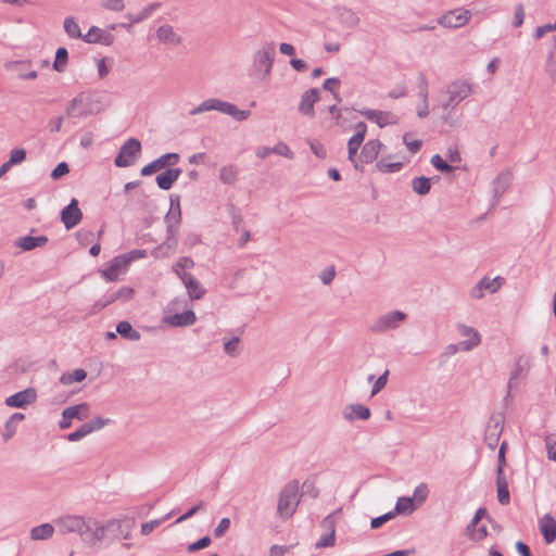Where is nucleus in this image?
<instances>
[{
  "instance_id": "57",
  "label": "nucleus",
  "mask_w": 556,
  "mask_h": 556,
  "mask_svg": "<svg viewBox=\"0 0 556 556\" xmlns=\"http://www.w3.org/2000/svg\"><path fill=\"white\" fill-rule=\"evenodd\" d=\"M102 7L105 8L106 10L121 12L124 10L125 3H124V0H103Z\"/></svg>"
},
{
  "instance_id": "51",
  "label": "nucleus",
  "mask_w": 556,
  "mask_h": 556,
  "mask_svg": "<svg viewBox=\"0 0 556 556\" xmlns=\"http://www.w3.org/2000/svg\"><path fill=\"white\" fill-rule=\"evenodd\" d=\"M388 376H389V370H386L382 375H380L374 386H372V389H371V392H370V395L374 396L376 394H378L388 383Z\"/></svg>"
},
{
  "instance_id": "14",
  "label": "nucleus",
  "mask_w": 556,
  "mask_h": 556,
  "mask_svg": "<svg viewBox=\"0 0 556 556\" xmlns=\"http://www.w3.org/2000/svg\"><path fill=\"white\" fill-rule=\"evenodd\" d=\"M131 257L127 255L115 256L109 265L101 271L102 277L108 281H116L121 274L125 273Z\"/></svg>"
},
{
  "instance_id": "42",
  "label": "nucleus",
  "mask_w": 556,
  "mask_h": 556,
  "mask_svg": "<svg viewBox=\"0 0 556 556\" xmlns=\"http://www.w3.org/2000/svg\"><path fill=\"white\" fill-rule=\"evenodd\" d=\"M68 61V51L65 47L58 48L53 62V70L62 73L65 71Z\"/></svg>"
},
{
  "instance_id": "54",
  "label": "nucleus",
  "mask_w": 556,
  "mask_h": 556,
  "mask_svg": "<svg viewBox=\"0 0 556 556\" xmlns=\"http://www.w3.org/2000/svg\"><path fill=\"white\" fill-rule=\"evenodd\" d=\"M395 517V513L389 511L379 517L372 518L370 521L371 529H379L387 521Z\"/></svg>"
},
{
  "instance_id": "13",
  "label": "nucleus",
  "mask_w": 556,
  "mask_h": 556,
  "mask_svg": "<svg viewBox=\"0 0 556 556\" xmlns=\"http://www.w3.org/2000/svg\"><path fill=\"white\" fill-rule=\"evenodd\" d=\"M117 27L116 24L109 26V30L91 26L87 34L84 35L83 41L87 43H99L102 46H111L114 42V35L111 33Z\"/></svg>"
},
{
  "instance_id": "2",
  "label": "nucleus",
  "mask_w": 556,
  "mask_h": 556,
  "mask_svg": "<svg viewBox=\"0 0 556 556\" xmlns=\"http://www.w3.org/2000/svg\"><path fill=\"white\" fill-rule=\"evenodd\" d=\"M97 103L98 101L93 99L90 92H79L68 102L65 109V116L67 118H84L96 115L99 112Z\"/></svg>"
},
{
  "instance_id": "16",
  "label": "nucleus",
  "mask_w": 556,
  "mask_h": 556,
  "mask_svg": "<svg viewBox=\"0 0 556 556\" xmlns=\"http://www.w3.org/2000/svg\"><path fill=\"white\" fill-rule=\"evenodd\" d=\"M178 161H179V154L174 153V152L165 153V154L161 155L160 157H157L156 160H154L153 162L143 166L140 170V174L142 176H150V175L156 173L157 170L165 168L166 166L176 165L178 163Z\"/></svg>"
},
{
  "instance_id": "8",
  "label": "nucleus",
  "mask_w": 556,
  "mask_h": 556,
  "mask_svg": "<svg viewBox=\"0 0 556 556\" xmlns=\"http://www.w3.org/2000/svg\"><path fill=\"white\" fill-rule=\"evenodd\" d=\"M141 142L137 138L127 139L121 147L118 154L114 160L116 167H128L134 165L135 160L141 153Z\"/></svg>"
},
{
  "instance_id": "12",
  "label": "nucleus",
  "mask_w": 556,
  "mask_h": 556,
  "mask_svg": "<svg viewBox=\"0 0 556 556\" xmlns=\"http://www.w3.org/2000/svg\"><path fill=\"white\" fill-rule=\"evenodd\" d=\"M134 293L135 290L129 287H122L116 291H110L94 303L92 312L97 313L115 301L126 302L132 298Z\"/></svg>"
},
{
  "instance_id": "28",
  "label": "nucleus",
  "mask_w": 556,
  "mask_h": 556,
  "mask_svg": "<svg viewBox=\"0 0 556 556\" xmlns=\"http://www.w3.org/2000/svg\"><path fill=\"white\" fill-rule=\"evenodd\" d=\"M156 37L160 41L167 45L178 46L182 42V37L168 24L161 25L157 28Z\"/></svg>"
},
{
  "instance_id": "31",
  "label": "nucleus",
  "mask_w": 556,
  "mask_h": 556,
  "mask_svg": "<svg viewBox=\"0 0 556 556\" xmlns=\"http://www.w3.org/2000/svg\"><path fill=\"white\" fill-rule=\"evenodd\" d=\"M48 241L49 239L46 236H24L16 239L15 245L23 251H30L36 248L43 247Z\"/></svg>"
},
{
  "instance_id": "53",
  "label": "nucleus",
  "mask_w": 556,
  "mask_h": 556,
  "mask_svg": "<svg viewBox=\"0 0 556 556\" xmlns=\"http://www.w3.org/2000/svg\"><path fill=\"white\" fill-rule=\"evenodd\" d=\"M238 343H239L238 337H233L230 340L226 341L224 343L225 353L231 357L237 356L238 355Z\"/></svg>"
},
{
  "instance_id": "19",
  "label": "nucleus",
  "mask_w": 556,
  "mask_h": 556,
  "mask_svg": "<svg viewBox=\"0 0 556 556\" xmlns=\"http://www.w3.org/2000/svg\"><path fill=\"white\" fill-rule=\"evenodd\" d=\"M36 399V390L34 388H27L8 396L5 399V405L10 407L24 408L26 405L34 403Z\"/></svg>"
},
{
  "instance_id": "25",
  "label": "nucleus",
  "mask_w": 556,
  "mask_h": 556,
  "mask_svg": "<svg viewBox=\"0 0 556 556\" xmlns=\"http://www.w3.org/2000/svg\"><path fill=\"white\" fill-rule=\"evenodd\" d=\"M342 416L348 421L367 420L370 417V409L363 404H348L342 409Z\"/></svg>"
},
{
  "instance_id": "55",
  "label": "nucleus",
  "mask_w": 556,
  "mask_h": 556,
  "mask_svg": "<svg viewBox=\"0 0 556 556\" xmlns=\"http://www.w3.org/2000/svg\"><path fill=\"white\" fill-rule=\"evenodd\" d=\"M211 542H212L211 538L205 535V536L201 538L200 540L189 544L187 549L190 553H194L199 549L207 547L211 544Z\"/></svg>"
},
{
  "instance_id": "56",
  "label": "nucleus",
  "mask_w": 556,
  "mask_h": 556,
  "mask_svg": "<svg viewBox=\"0 0 556 556\" xmlns=\"http://www.w3.org/2000/svg\"><path fill=\"white\" fill-rule=\"evenodd\" d=\"M377 167L382 173H394L402 168V163H386L384 161H380L377 163Z\"/></svg>"
},
{
  "instance_id": "3",
  "label": "nucleus",
  "mask_w": 556,
  "mask_h": 556,
  "mask_svg": "<svg viewBox=\"0 0 556 556\" xmlns=\"http://www.w3.org/2000/svg\"><path fill=\"white\" fill-rule=\"evenodd\" d=\"M471 92V85L466 80H455L448 84L443 90L442 109L445 112H451Z\"/></svg>"
},
{
  "instance_id": "45",
  "label": "nucleus",
  "mask_w": 556,
  "mask_h": 556,
  "mask_svg": "<svg viewBox=\"0 0 556 556\" xmlns=\"http://www.w3.org/2000/svg\"><path fill=\"white\" fill-rule=\"evenodd\" d=\"M194 266V262L189 256L180 257L173 266L174 273L180 278L181 273H186L185 269Z\"/></svg>"
},
{
  "instance_id": "30",
  "label": "nucleus",
  "mask_w": 556,
  "mask_h": 556,
  "mask_svg": "<svg viewBox=\"0 0 556 556\" xmlns=\"http://www.w3.org/2000/svg\"><path fill=\"white\" fill-rule=\"evenodd\" d=\"M513 180V173L510 170L501 172L492 182L493 194L498 200L504 192L508 189Z\"/></svg>"
},
{
  "instance_id": "9",
  "label": "nucleus",
  "mask_w": 556,
  "mask_h": 556,
  "mask_svg": "<svg viewBox=\"0 0 556 556\" xmlns=\"http://www.w3.org/2000/svg\"><path fill=\"white\" fill-rule=\"evenodd\" d=\"M471 15L472 14L470 10L457 8L442 15L439 18V24L447 28H459L469 22Z\"/></svg>"
},
{
  "instance_id": "38",
  "label": "nucleus",
  "mask_w": 556,
  "mask_h": 556,
  "mask_svg": "<svg viewBox=\"0 0 556 556\" xmlns=\"http://www.w3.org/2000/svg\"><path fill=\"white\" fill-rule=\"evenodd\" d=\"M116 332L124 339L130 341H138L141 338L139 331L135 330L131 324L127 320L119 321L116 325Z\"/></svg>"
},
{
  "instance_id": "5",
  "label": "nucleus",
  "mask_w": 556,
  "mask_h": 556,
  "mask_svg": "<svg viewBox=\"0 0 556 556\" xmlns=\"http://www.w3.org/2000/svg\"><path fill=\"white\" fill-rule=\"evenodd\" d=\"M54 525L61 534L76 533L81 539L91 530L87 519L78 515L60 516L54 520Z\"/></svg>"
},
{
  "instance_id": "18",
  "label": "nucleus",
  "mask_w": 556,
  "mask_h": 556,
  "mask_svg": "<svg viewBox=\"0 0 556 556\" xmlns=\"http://www.w3.org/2000/svg\"><path fill=\"white\" fill-rule=\"evenodd\" d=\"M321 527L326 530L319 540L316 542V548L331 547L336 544V522L332 515L326 516L321 520Z\"/></svg>"
},
{
  "instance_id": "20",
  "label": "nucleus",
  "mask_w": 556,
  "mask_h": 556,
  "mask_svg": "<svg viewBox=\"0 0 556 556\" xmlns=\"http://www.w3.org/2000/svg\"><path fill=\"white\" fill-rule=\"evenodd\" d=\"M361 114L368 121L375 122L379 127H386L388 125H394L397 123V117L391 112L379 111V110H364Z\"/></svg>"
},
{
  "instance_id": "29",
  "label": "nucleus",
  "mask_w": 556,
  "mask_h": 556,
  "mask_svg": "<svg viewBox=\"0 0 556 556\" xmlns=\"http://www.w3.org/2000/svg\"><path fill=\"white\" fill-rule=\"evenodd\" d=\"M181 175V169L177 167L167 168L156 176V184L162 190H169L174 182Z\"/></svg>"
},
{
  "instance_id": "63",
  "label": "nucleus",
  "mask_w": 556,
  "mask_h": 556,
  "mask_svg": "<svg viewBox=\"0 0 556 556\" xmlns=\"http://www.w3.org/2000/svg\"><path fill=\"white\" fill-rule=\"evenodd\" d=\"M67 118L64 115H61V116H58V117H52L49 119V123H48V127H49V130L51 132H59L62 128V124L64 122V119Z\"/></svg>"
},
{
  "instance_id": "11",
  "label": "nucleus",
  "mask_w": 556,
  "mask_h": 556,
  "mask_svg": "<svg viewBox=\"0 0 556 556\" xmlns=\"http://www.w3.org/2000/svg\"><path fill=\"white\" fill-rule=\"evenodd\" d=\"M169 201L170 210L165 216V222L167 223V241L169 242L168 247H173L176 245L177 239L175 237L176 231L174 229V226L172 225V219H174L175 223H179L181 217V210L178 194H170Z\"/></svg>"
},
{
  "instance_id": "44",
  "label": "nucleus",
  "mask_w": 556,
  "mask_h": 556,
  "mask_svg": "<svg viewBox=\"0 0 556 556\" xmlns=\"http://www.w3.org/2000/svg\"><path fill=\"white\" fill-rule=\"evenodd\" d=\"M112 420L110 418H104L101 416H98L87 422H85V427L87 428L88 433H92L94 431H98L105 427L106 425H110Z\"/></svg>"
},
{
  "instance_id": "17",
  "label": "nucleus",
  "mask_w": 556,
  "mask_h": 556,
  "mask_svg": "<svg viewBox=\"0 0 556 556\" xmlns=\"http://www.w3.org/2000/svg\"><path fill=\"white\" fill-rule=\"evenodd\" d=\"M83 218V213L78 207L77 199L73 198L68 205H66L61 212V220L64 224L66 229H72Z\"/></svg>"
},
{
  "instance_id": "15",
  "label": "nucleus",
  "mask_w": 556,
  "mask_h": 556,
  "mask_svg": "<svg viewBox=\"0 0 556 556\" xmlns=\"http://www.w3.org/2000/svg\"><path fill=\"white\" fill-rule=\"evenodd\" d=\"M457 331L458 334L464 338V340L460 341L462 352H469L480 344L481 336L475 328L458 324Z\"/></svg>"
},
{
  "instance_id": "26",
  "label": "nucleus",
  "mask_w": 556,
  "mask_h": 556,
  "mask_svg": "<svg viewBox=\"0 0 556 556\" xmlns=\"http://www.w3.org/2000/svg\"><path fill=\"white\" fill-rule=\"evenodd\" d=\"M197 316L192 309L164 317V323L170 327H187L195 323Z\"/></svg>"
},
{
  "instance_id": "4",
  "label": "nucleus",
  "mask_w": 556,
  "mask_h": 556,
  "mask_svg": "<svg viewBox=\"0 0 556 556\" xmlns=\"http://www.w3.org/2000/svg\"><path fill=\"white\" fill-rule=\"evenodd\" d=\"M299 503H300L299 483H298V481L293 480V481H290L280 491L279 500H278V507H277L278 515L283 519L290 518L294 514Z\"/></svg>"
},
{
  "instance_id": "27",
  "label": "nucleus",
  "mask_w": 556,
  "mask_h": 556,
  "mask_svg": "<svg viewBox=\"0 0 556 556\" xmlns=\"http://www.w3.org/2000/svg\"><path fill=\"white\" fill-rule=\"evenodd\" d=\"M136 521L131 517H124L121 519H110L109 526H112V530L114 529L118 535H121L124 540H128L131 536V530L135 527Z\"/></svg>"
},
{
  "instance_id": "22",
  "label": "nucleus",
  "mask_w": 556,
  "mask_h": 556,
  "mask_svg": "<svg viewBox=\"0 0 556 556\" xmlns=\"http://www.w3.org/2000/svg\"><path fill=\"white\" fill-rule=\"evenodd\" d=\"M319 100V90L311 88L303 92L299 103V112L303 115L313 117L315 115L314 105Z\"/></svg>"
},
{
  "instance_id": "33",
  "label": "nucleus",
  "mask_w": 556,
  "mask_h": 556,
  "mask_svg": "<svg viewBox=\"0 0 556 556\" xmlns=\"http://www.w3.org/2000/svg\"><path fill=\"white\" fill-rule=\"evenodd\" d=\"M90 414V406L88 403H79L73 406H68L63 409L62 416H65L66 418L77 419V420H85L89 417Z\"/></svg>"
},
{
  "instance_id": "64",
  "label": "nucleus",
  "mask_w": 556,
  "mask_h": 556,
  "mask_svg": "<svg viewBox=\"0 0 556 556\" xmlns=\"http://www.w3.org/2000/svg\"><path fill=\"white\" fill-rule=\"evenodd\" d=\"M545 445L547 451V457L551 460L556 462V441L552 437L545 439Z\"/></svg>"
},
{
  "instance_id": "34",
  "label": "nucleus",
  "mask_w": 556,
  "mask_h": 556,
  "mask_svg": "<svg viewBox=\"0 0 556 556\" xmlns=\"http://www.w3.org/2000/svg\"><path fill=\"white\" fill-rule=\"evenodd\" d=\"M55 525L53 523H41L37 527H34L30 530V539L34 541H46L52 538L55 531Z\"/></svg>"
},
{
  "instance_id": "46",
  "label": "nucleus",
  "mask_w": 556,
  "mask_h": 556,
  "mask_svg": "<svg viewBox=\"0 0 556 556\" xmlns=\"http://www.w3.org/2000/svg\"><path fill=\"white\" fill-rule=\"evenodd\" d=\"M172 514L173 513H169V514L165 515L163 518L143 522L141 525L140 533L142 535H149L156 527H159L162 522L167 520L172 516Z\"/></svg>"
},
{
  "instance_id": "10",
  "label": "nucleus",
  "mask_w": 556,
  "mask_h": 556,
  "mask_svg": "<svg viewBox=\"0 0 556 556\" xmlns=\"http://www.w3.org/2000/svg\"><path fill=\"white\" fill-rule=\"evenodd\" d=\"M503 285V278L497 276L490 278L488 276L481 278L470 290L469 294L471 299L481 300L485 292L495 293Z\"/></svg>"
},
{
  "instance_id": "32",
  "label": "nucleus",
  "mask_w": 556,
  "mask_h": 556,
  "mask_svg": "<svg viewBox=\"0 0 556 556\" xmlns=\"http://www.w3.org/2000/svg\"><path fill=\"white\" fill-rule=\"evenodd\" d=\"M417 497V488L413 492V496H401L397 498L395 508L392 510V513H395L396 515H410L415 510V498Z\"/></svg>"
},
{
  "instance_id": "62",
  "label": "nucleus",
  "mask_w": 556,
  "mask_h": 556,
  "mask_svg": "<svg viewBox=\"0 0 556 556\" xmlns=\"http://www.w3.org/2000/svg\"><path fill=\"white\" fill-rule=\"evenodd\" d=\"M230 528V519L229 518H223L220 519L217 527L214 529V536L215 538H222Z\"/></svg>"
},
{
  "instance_id": "47",
  "label": "nucleus",
  "mask_w": 556,
  "mask_h": 556,
  "mask_svg": "<svg viewBox=\"0 0 556 556\" xmlns=\"http://www.w3.org/2000/svg\"><path fill=\"white\" fill-rule=\"evenodd\" d=\"M431 164L442 173H451L454 169V167L450 165L445 160H443L439 154H435L431 157Z\"/></svg>"
},
{
  "instance_id": "52",
  "label": "nucleus",
  "mask_w": 556,
  "mask_h": 556,
  "mask_svg": "<svg viewBox=\"0 0 556 556\" xmlns=\"http://www.w3.org/2000/svg\"><path fill=\"white\" fill-rule=\"evenodd\" d=\"M361 144L352 141V140H349L348 142V157L349 160L354 164L355 168H358V155H357V151L359 149Z\"/></svg>"
},
{
  "instance_id": "61",
  "label": "nucleus",
  "mask_w": 556,
  "mask_h": 556,
  "mask_svg": "<svg viewBox=\"0 0 556 556\" xmlns=\"http://www.w3.org/2000/svg\"><path fill=\"white\" fill-rule=\"evenodd\" d=\"M334 276H336V269H334V266H328V267H326V268L321 271V274H320L319 278H320V280H321V282H323L324 285L328 286V285H330V283L332 282V280H333V278H334Z\"/></svg>"
},
{
  "instance_id": "37",
  "label": "nucleus",
  "mask_w": 556,
  "mask_h": 556,
  "mask_svg": "<svg viewBox=\"0 0 556 556\" xmlns=\"http://www.w3.org/2000/svg\"><path fill=\"white\" fill-rule=\"evenodd\" d=\"M25 415L22 413H14L4 425V431L2 433L3 442H8L17 430V424L24 420Z\"/></svg>"
},
{
  "instance_id": "48",
  "label": "nucleus",
  "mask_w": 556,
  "mask_h": 556,
  "mask_svg": "<svg viewBox=\"0 0 556 556\" xmlns=\"http://www.w3.org/2000/svg\"><path fill=\"white\" fill-rule=\"evenodd\" d=\"M341 18L342 22L349 27H355L359 22L358 16L350 9H344L342 11Z\"/></svg>"
},
{
  "instance_id": "59",
  "label": "nucleus",
  "mask_w": 556,
  "mask_h": 556,
  "mask_svg": "<svg viewBox=\"0 0 556 556\" xmlns=\"http://www.w3.org/2000/svg\"><path fill=\"white\" fill-rule=\"evenodd\" d=\"M341 86V80L337 77L327 78L323 84V89L334 93L336 90H339Z\"/></svg>"
},
{
  "instance_id": "36",
  "label": "nucleus",
  "mask_w": 556,
  "mask_h": 556,
  "mask_svg": "<svg viewBox=\"0 0 556 556\" xmlns=\"http://www.w3.org/2000/svg\"><path fill=\"white\" fill-rule=\"evenodd\" d=\"M94 523H96V528H94L92 534L90 535V538L86 539L84 536V539H83V541L87 542L91 546L102 543L103 540L105 539L106 531L112 530V526H109V520L105 523H99V522H94Z\"/></svg>"
},
{
  "instance_id": "21",
  "label": "nucleus",
  "mask_w": 556,
  "mask_h": 556,
  "mask_svg": "<svg viewBox=\"0 0 556 556\" xmlns=\"http://www.w3.org/2000/svg\"><path fill=\"white\" fill-rule=\"evenodd\" d=\"M180 279L184 282L188 295L191 300H200L206 293L205 288L201 282L190 273H181Z\"/></svg>"
},
{
  "instance_id": "1",
  "label": "nucleus",
  "mask_w": 556,
  "mask_h": 556,
  "mask_svg": "<svg viewBox=\"0 0 556 556\" xmlns=\"http://www.w3.org/2000/svg\"><path fill=\"white\" fill-rule=\"evenodd\" d=\"M213 110L227 114L237 122H242L251 115L250 111L240 110L235 104L216 98H211L201 102L190 111V115H198Z\"/></svg>"
},
{
  "instance_id": "6",
  "label": "nucleus",
  "mask_w": 556,
  "mask_h": 556,
  "mask_svg": "<svg viewBox=\"0 0 556 556\" xmlns=\"http://www.w3.org/2000/svg\"><path fill=\"white\" fill-rule=\"evenodd\" d=\"M407 318L402 311H391L380 315L369 325V331L375 334H382L397 329Z\"/></svg>"
},
{
  "instance_id": "40",
  "label": "nucleus",
  "mask_w": 556,
  "mask_h": 556,
  "mask_svg": "<svg viewBox=\"0 0 556 556\" xmlns=\"http://www.w3.org/2000/svg\"><path fill=\"white\" fill-rule=\"evenodd\" d=\"M63 27L70 38L83 40L84 34H81L80 27H79L78 23L76 22L75 17H73V16L65 17Z\"/></svg>"
},
{
  "instance_id": "39",
  "label": "nucleus",
  "mask_w": 556,
  "mask_h": 556,
  "mask_svg": "<svg viewBox=\"0 0 556 556\" xmlns=\"http://www.w3.org/2000/svg\"><path fill=\"white\" fill-rule=\"evenodd\" d=\"M502 433V428L498 422H495L493 425H489L485 433V444L494 450L498 443L500 435Z\"/></svg>"
},
{
  "instance_id": "60",
  "label": "nucleus",
  "mask_w": 556,
  "mask_h": 556,
  "mask_svg": "<svg viewBox=\"0 0 556 556\" xmlns=\"http://www.w3.org/2000/svg\"><path fill=\"white\" fill-rule=\"evenodd\" d=\"M87 428L83 424L78 429L67 434L66 439L71 442H77L88 435Z\"/></svg>"
},
{
  "instance_id": "58",
  "label": "nucleus",
  "mask_w": 556,
  "mask_h": 556,
  "mask_svg": "<svg viewBox=\"0 0 556 556\" xmlns=\"http://www.w3.org/2000/svg\"><path fill=\"white\" fill-rule=\"evenodd\" d=\"M70 172V167L67 163L61 162L59 163L54 169L51 172V178L56 180L66 175Z\"/></svg>"
},
{
  "instance_id": "41",
  "label": "nucleus",
  "mask_w": 556,
  "mask_h": 556,
  "mask_svg": "<svg viewBox=\"0 0 556 556\" xmlns=\"http://www.w3.org/2000/svg\"><path fill=\"white\" fill-rule=\"evenodd\" d=\"M87 377V372L85 369L78 368L73 371H66L61 375L60 382L64 386L72 384L73 382H80L85 380Z\"/></svg>"
},
{
  "instance_id": "49",
  "label": "nucleus",
  "mask_w": 556,
  "mask_h": 556,
  "mask_svg": "<svg viewBox=\"0 0 556 556\" xmlns=\"http://www.w3.org/2000/svg\"><path fill=\"white\" fill-rule=\"evenodd\" d=\"M26 150L25 149H22V148H18V149H13L10 153V157H9V162H10V165H17V164H21L23 163L25 160H26Z\"/></svg>"
},
{
  "instance_id": "24",
  "label": "nucleus",
  "mask_w": 556,
  "mask_h": 556,
  "mask_svg": "<svg viewBox=\"0 0 556 556\" xmlns=\"http://www.w3.org/2000/svg\"><path fill=\"white\" fill-rule=\"evenodd\" d=\"M381 148L382 143L378 139L367 141L363 146L362 151L357 157L358 163L369 164L374 162L377 159Z\"/></svg>"
},
{
  "instance_id": "7",
  "label": "nucleus",
  "mask_w": 556,
  "mask_h": 556,
  "mask_svg": "<svg viewBox=\"0 0 556 556\" xmlns=\"http://www.w3.org/2000/svg\"><path fill=\"white\" fill-rule=\"evenodd\" d=\"M275 55L276 50L274 42H267L261 49L254 52L253 66L256 72L262 74L263 79L269 76Z\"/></svg>"
},
{
  "instance_id": "43",
  "label": "nucleus",
  "mask_w": 556,
  "mask_h": 556,
  "mask_svg": "<svg viewBox=\"0 0 556 556\" xmlns=\"http://www.w3.org/2000/svg\"><path fill=\"white\" fill-rule=\"evenodd\" d=\"M237 168L233 165H227L220 168L219 179L226 185H232L237 179Z\"/></svg>"
},
{
  "instance_id": "50",
  "label": "nucleus",
  "mask_w": 556,
  "mask_h": 556,
  "mask_svg": "<svg viewBox=\"0 0 556 556\" xmlns=\"http://www.w3.org/2000/svg\"><path fill=\"white\" fill-rule=\"evenodd\" d=\"M273 153L285 156L287 159H293L294 154L289 146L282 141H279L275 147L271 148Z\"/></svg>"
},
{
  "instance_id": "23",
  "label": "nucleus",
  "mask_w": 556,
  "mask_h": 556,
  "mask_svg": "<svg viewBox=\"0 0 556 556\" xmlns=\"http://www.w3.org/2000/svg\"><path fill=\"white\" fill-rule=\"evenodd\" d=\"M539 529L546 544L556 541V520L551 514H545L540 518Z\"/></svg>"
},
{
  "instance_id": "35",
  "label": "nucleus",
  "mask_w": 556,
  "mask_h": 556,
  "mask_svg": "<svg viewBox=\"0 0 556 556\" xmlns=\"http://www.w3.org/2000/svg\"><path fill=\"white\" fill-rule=\"evenodd\" d=\"M497 500L502 505H507L510 502V494L508 490V482L505 473L500 470L496 475Z\"/></svg>"
}]
</instances>
